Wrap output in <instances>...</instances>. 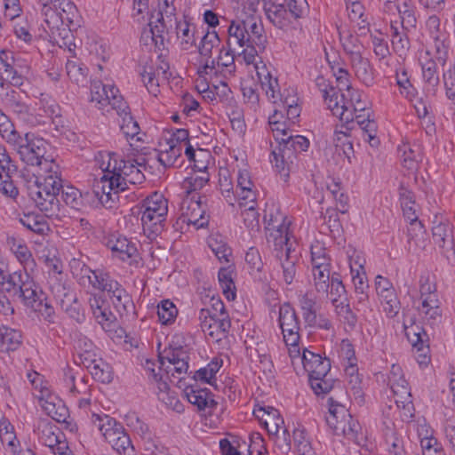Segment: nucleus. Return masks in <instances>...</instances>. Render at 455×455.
<instances>
[{
  "instance_id": "obj_1",
  "label": "nucleus",
  "mask_w": 455,
  "mask_h": 455,
  "mask_svg": "<svg viewBox=\"0 0 455 455\" xmlns=\"http://www.w3.org/2000/svg\"><path fill=\"white\" fill-rule=\"evenodd\" d=\"M53 167L54 164L44 170L48 174L42 180H36L34 185L28 187V195L36 205L50 217L58 215L60 212V204L58 196L62 188V180Z\"/></svg>"
},
{
  "instance_id": "obj_2",
  "label": "nucleus",
  "mask_w": 455,
  "mask_h": 455,
  "mask_svg": "<svg viewBox=\"0 0 455 455\" xmlns=\"http://www.w3.org/2000/svg\"><path fill=\"white\" fill-rule=\"evenodd\" d=\"M5 140L13 147L20 160L27 165L47 170L48 166L53 164L52 159L46 156L47 141L35 133L27 132L21 136L14 129L11 134L5 135Z\"/></svg>"
},
{
  "instance_id": "obj_3",
  "label": "nucleus",
  "mask_w": 455,
  "mask_h": 455,
  "mask_svg": "<svg viewBox=\"0 0 455 455\" xmlns=\"http://www.w3.org/2000/svg\"><path fill=\"white\" fill-rule=\"evenodd\" d=\"M9 286H6L8 292L13 291L23 301V303L35 311L45 314L50 317L52 314V308L45 300V295L37 286L26 270H17L10 274L8 276Z\"/></svg>"
},
{
  "instance_id": "obj_4",
  "label": "nucleus",
  "mask_w": 455,
  "mask_h": 455,
  "mask_svg": "<svg viewBox=\"0 0 455 455\" xmlns=\"http://www.w3.org/2000/svg\"><path fill=\"white\" fill-rule=\"evenodd\" d=\"M267 229L269 231L267 241L271 239L277 252L276 257L280 260L282 267L283 281L290 285L293 283L297 275V263L299 257L294 254L289 244L288 228L284 225H275L274 222L269 223Z\"/></svg>"
},
{
  "instance_id": "obj_5",
  "label": "nucleus",
  "mask_w": 455,
  "mask_h": 455,
  "mask_svg": "<svg viewBox=\"0 0 455 455\" xmlns=\"http://www.w3.org/2000/svg\"><path fill=\"white\" fill-rule=\"evenodd\" d=\"M304 370L307 372L310 386L316 395L326 394L332 388V384L326 379L331 370V362L307 349H304L301 356Z\"/></svg>"
},
{
  "instance_id": "obj_6",
  "label": "nucleus",
  "mask_w": 455,
  "mask_h": 455,
  "mask_svg": "<svg viewBox=\"0 0 455 455\" xmlns=\"http://www.w3.org/2000/svg\"><path fill=\"white\" fill-rule=\"evenodd\" d=\"M228 43L245 47L242 53L246 64H257L256 57L263 52L267 44L265 30H228Z\"/></svg>"
},
{
  "instance_id": "obj_7",
  "label": "nucleus",
  "mask_w": 455,
  "mask_h": 455,
  "mask_svg": "<svg viewBox=\"0 0 455 455\" xmlns=\"http://www.w3.org/2000/svg\"><path fill=\"white\" fill-rule=\"evenodd\" d=\"M198 319L202 331L213 341L220 342L228 337L231 327L229 315L220 317L210 309L202 308Z\"/></svg>"
},
{
  "instance_id": "obj_8",
  "label": "nucleus",
  "mask_w": 455,
  "mask_h": 455,
  "mask_svg": "<svg viewBox=\"0 0 455 455\" xmlns=\"http://www.w3.org/2000/svg\"><path fill=\"white\" fill-rule=\"evenodd\" d=\"M317 85L320 87V91L323 92L325 103L328 108L336 116H339L341 121L348 123L354 119L353 111L349 109V107L346 102V94H339L336 88L325 84L323 77H317Z\"/></svg>"
},
{
  "instance_id": "obj_9",
  "label": "nucleus",
  "mask_w": 455,
  "mask_h": 455,
  "mask_svg": "<svg viewBox=\"0 0 455 455\" xmlns=\"http://www.w3.org/2000/svg\"><path fill=\"white\" fill-rule=\"evenodd\" d=\"M279 325L286 346L296 347L299 341V321L295 309L289 304L284 303L279 307Z\"/></svg>"
},
{
  "instance_id": "obj_10",
  "label": "nucleus",
  "mask_w": 455,
  "mask_h": 455,
  "mask_svg": "<svg viewBox=\"0 0 455 455\" xmlns=\"http://www.w3.org/2000/svg\"><path fill=\"white\" fill-rule=\"evenodd\" d=\"M125 189L118 177H108L104 174L93 185L92 192L102 206L107 209L114 207L118 199V192Z\"/></svg>"
},
{
  "instance_id": "obj_11",
  "label": "nucleus",
  "mask_w": 455,
  "mask_h": 455,
  "mask_svg": "<svg viewBox=\"0 0 455 455\" xmlns=\"http://www.w3.org/2000/svg\"><path fill=\"white\" fill-rule=\"evenodd\" d=\"M51 291L60 307L69 315L70 317L80 321L83 315L78 309L77 299L74 291L66 283L54 280L51 283Z\"/></svg>"
},
{
  "instance_id": "obj_12",
  "label": "nucleus",
  "mask_w": 455,
  "mask_h": 455,
  "mask_svg": "<svg viewBox=\"0 0 455 455\" xmlns=\"http://www.w3.org/2000/svg\"><path fill=\"white\" fill-rule=\"evenodd\" d=\"M299 305L305 323L313 328L329 330L331 321L321 314H317L318 306L315 298L310 292H306L299 298Z\"/></svg>"
},
{
  "instance_id": "obj_13",
  "label": "nucleus",
  "mask_w": 455,
  "mask_h": 455,
  "mask_svg": "<svg viewBox=\"0 0 455 455\" xmlns=\"http://www.w3.org/2000/svg\"><path fill=\"white\" fill-rule=\"evenodd\" d=\"M203 198H205V196H198L196 200L194 197L188 196L183 199L181 203V218L183 222L193 224L197 228H203L208 224L204 207L206 201H203Z\"/></svg>"
},
{
  "instance_id": "obj_14",
  "label": "nucleus",
  "mask_w": 455,
  "mask_h": 455,
  "mask_svg": "<svg viewBox=\"0 0 455 455\" xmlns=\"http://www.w3.org/2000/svg\"><path fill=\"white\" fill-rule=\"evenodd\" d=\"M337 413L342 416V420H337L334 417H326V422L336 435H343L352 441L357 440L358 431L361 427L357 420L354 419L348 410L345 406H339L333 409Z\"/></svg>"
},
{
  "instance_id": "obj_15",
  "label": "nucleus",
  "mask_w": 455,
  "mask_h": 455,
  "mask_svg": "<svg viewBox=\"0 0 455 455\" xmlns=\"http://www.w3.org/2000/svg\"><path fill=\"white\" fill-rule=\"evenodd\" d=\"M92 420L94 424H96V421H99V424L97 425L98 429L119 454L134 455V449L127 434L120 431L117 427L105 428V426L100 424L101 418L98 414L92 415Z\"/></svg>"
},
{
  "instance_id": "obj_16",
  "label": "nucleus",
  "mask_w": 455,
  "mask_h": 455,
  "mask_svg": "<svg viewBox=\"0 0 455 455\" xmlns=\"http://www.w3.org/2000/svg\"><path fill=\"white\" fill-rule=\"evenodd\" d=\"M221 48L223 47L217 31L207 30L198 46L200 59L204 60V68H215L216 58H214L213 55L220 52Z\"/></svg>"
},
{
  "instance_id": "obj_17",
  "label": "nucleus",
  "mask_w": 455,
  "mask_h": 455,
  "mask_svg": "<svg viewBox=\"0 0 455 455\" xmlns=\"http://www.w3.org/2000/svg\"><path fill=\"white\" fill-rule=\"evenodd\" d=\"M433 243L449 259L455 255L453 229L449 222H440L432 228Z\"/></svg>"
},
{
  "instance_id": "obj_18",
  "label": "nucleus",
  "mask_w": 455,
  "mask_h": 455,
  "mask_svg": "<svg viewBox=\"0 0 455 455\" xmlns=\"http://www.w3.org/2000/svg\"><path fill=\"white\" fill-rule=\"evenodd\" d=\"M60 9L62 11L60 13H57L55 11L50 12V18L53 20L52 28H59L60 23L68 28L75 27V28H79L82 27V19L72 3L66 0L62 4V8Z\"/></svg>"
},
{
  "instance_id": "obj_19",
  "label": "nucleus",
  "mask_w": 455,
  "mask_h": 455,
  "mask_svg": "<svg viewBox=\"0 0 455 455\" xmlns=\"http://www.w3.org/2000/svg\"><path fill=\"white\" fill-rule=\"evenodd\" d=\"M151 376L157 386L158 399L173 411L179 413L182 412L184 406L179 400L177 394L174 391H171L168 383L163 381L162 377H158L154 369L151 370Z\"/></svg>"
},
{
  "instance_id": "obj_20",
  "label": "nucleus",
  "mask_w": 455,
  "mask_h": 455,
  "mask_svg": "<svg viewBox=\"0 0 455 455\" xmlns=\"http://www.w3.org/2000/svg\"><path fill=\"white\" fill-rule=\"evenodd\" d=\"M20 66L12 52H0V69L4 68V76L12 85L22 84V76L19 71Z\"/></svg>"
},
{
  "instance_id": "obj_21",
  "label": "nucleus",
  "mask_w": 455,
  "mask_h": 455,
  "mask_svg": "<svg viewBox=\"0 0 455 455\" xmlns=\"http://www.w3.org/2000/svg\"><path fill=\"white\" fill-rule=\"evenodd\" d=\"M22 344V335L19 330L7 325H0V352L16 351Z\"/></svg>"
},
{
  "instance_id": "obj_22",
  "label": "nucleus",
  "mask_w": 455,
  "mask_h": 455,
  "mask_svg": "<svg viewBox=\"0 0 455 455\" xmlns=\"http://www.w3.org/2000/svg\"><path fill=\"white\" fill-rule=\"evenodd\" d=\"M89 305L94 317L103 328L109 327L111 323L116 319L108 310L106 301L100 297L91 296Z\"/></svg>"
},
{
  "instance_id": "obj_23",
  "label": "nucleus",
  "mask_w": 455,
  "mask_h": 455,
  "mask_svg": "<svg viewBox=\"0 0 455 455\" xmlns=\"http://www.w3.org/2000/svg\"><path fill=\"white\" fill-rule=\"evenodd\" d=\"M118 172L116 177L123 184L124 182L141 184L145 180L143 172L132 160H120Z\"/></svg>"
},
{
  "instance_id": "obj_24",
  "label": "nucleus",
  "mask_w": 455,
  "mask_h": 455,
  "mask_svg": "<svg viewBox=\"0 0 455 455\" xmlns=\"http://www.w3.org/2000/svg\"><path fill=\"white\" fill-rule=\"evenodd\" d=\"M39 437L42 443L49 447L52 453L56 454L58 446H60L62 442L61 437H64L63 434L60 430L52 426L50 422H43L39 427Z\"/></svg>"
},
{
  "instance_id": "obj_25",
  "label": "nucleus",
  "mask_w": 455,
  "mask_h": 455,
  "mask_svg": "<svg viewBox=\"0 0 455 455\" xmlns=\"http://www.w3.org/2000/svg\"><path fill=\"white\" fill-rule=\"evenodd\" d=\"M350 61L357 78L365 85H371L373 82V71L369 60L360 53L351 56Z\"/></svg>"
},
{
  "instance_id": "obj_26",
  "label": "nucleus",
  "mask_w": 455,
  "mask_h": 455,
  "mask_svg": "<svg viewBox=\"0 0 455 455\" xmlns=\"http://www.w3.org/2000/svg\"><path fill=\"white\" fill-rule=\"evenodd\" d=\"M46 216L34 212L24 213L20 222L35 234L45 235L50 230Z\"/></svg>"
},
{
  "instance_id": "obj_27",
  "label": "nucleus",
  "mask_w": 455,
  "mask_h": 455,
  "mask_svg": "<svg viewBox=\"0 0 455 455\" xmlns=\"http://www.w3.org/2000/svg\"><path fill=\"white\" fill-rule=\"evenodd\" d=\"M347 17L352 28H367L370 24L364 16V8L358 0H347Z\"/></svg>"
},
{
  "instance_id": "obj_28",
  "label": "nucleus",
  "mask_w": 455,
  "mask_h": 455,
  "mask_svg": "<svg viewBox=\"0 0 455 455\" xmlns=\"http://www.w3.org/2000/svg\"><path fill=\"white\" fill-rule=\"evenodd\" d=\"M275 140L279 141L282 148H285L291 156L293 153L304 152L309 146V140L301 135H288L286 138H279L276 135Z\"/></svg>"
},
{
  "instance_id": "obj_29",
  "label": "nucleus",
  "mask_w": 455,
  "mask_h": 455,
  "mask_svg": "<svg viewBox=\"0 0 455 455\" xmlns=\"http://www.w3.org/2000/svg\"><path fill=\"white\" fill-rule=\"evenodd\" d=\"M143 207L145 209L141 215H147L148 217L156 214L167 215L168 212L167 200L157 193L147 197Z\"/></svg>"
},
{
  "instance_id": "obj_30",
  "label": "nucleus",
  "mask_w": 455,
  "mask_h": 455,
  "mask_svg": "<svg viewBox=\"0 0 455 455\" xmlns=\"http://www.w3.org/2000/svg\"><path fill=\"white\" fill-rule=\"evenodd\" d=\"M166 215H141V224L144 234L149 239L156 238L164 229V222L165 221Z\"/></svg>"
},
{
  "instance_id": "obj_31",
  "label": "nucleus",
  "mask_w": 455,
  "mask_h": 455,
  "mask_svg": "<svg viewBox=\"0 0 455 455\" xmlns=\"http://www.w3.org/2000/svg\"><path fill=\"white\" fill-rule=\"evenodd\" d=\"M25 98L24 92L11 90L5 93L3 101L4 105L14 113L24 115L28 112V107L24 100Z\"/></svg>"
},
{
  "instance_id": "obj_32",
  "label": "nucleus",
  "mask_w": 455,
  "mask_h": 455,
  "mask_svg": "<svg viewBox=\"0 0 455 455\" xmlns=\"http://www.w3.org/2000/svg\"><path fill=\"white\" fill-rule=\"evenodd\" d=\"M339 35L344 51L350 57L361 53L363 44L354 30H339Z\"/></svg>"
},
{
  "instance_id": "obj_33",
  "label": "nucleus",
  "mask_w": 455,
  "mask_h": 455,
  "mask_svg": "<svg viewBox=\"0 0 455 455\" xmlns=\"http://www.w3.org/2000/svg\"><path fill=\"white\" fill-rule=\"evenodd\" d=\"M233 274L234 267L232 265L221 267L218 274L220 284L228 300H233L235 298V285L233 280Z\"/></svg>"
},
{
  "instance_id": "obj_34",
  "label": "nucleus",
  "mask_w": 455,
  "mask_h": 455,
  "mask_svg": "<svg viewBox=\"0 0 455 455\" xmlns=\"http://www.w3.org/2000/svg\"><path fill=\"white\" fill-rule=\"evenodd\" d=\"M388 383L398 407L400 404L405 407L407 404L411 403L410 387L405 379H399L396 381H390Z\"/></svg>"
},
{
  "instance_id": "obj_35",
  "label": "nucleus",
  "mask_w": 455,
  "mask_h": 455,
  "mask_svg": "<svg viewBox=\"0 0 455 455\" xmlns=\"http://www.w3.org/2000/svg\"><path fill=\"white\" fill-rule=\"evenodd\" d=\"M67 75L78 85L87 82L88 68L79 60H68L66 63Z\"/></svg>"
},
{
  "instance_id": "obj_36",
  "label": "nucleus",
  "mask_w": 455,
  "mask_h": 455,
  "mask_svg": "<svg viewBox=\"0 0 455 455\" xmlns=\"http://www.w3.org/2000/svg\"><path fill=\"white\" fill-rule=\"evenodd\" d=\"M159 146L162 148L158 155V161L165 167L174 166L178 158L182 154V147L171 144H164L161 142Z\"/></svg>"
},
{
  "instance_id": "obj_37",
  "label": "nucleus",
  "mask_w": 455,
  "mask_h": 455,
  "mask_svg": "<svg viewBox=\"0 0 455 455\" xmlns=\"http://www.w3.org/2000/svg\"><path fill=\"white\" fill-rule=\"evenodd\" d=\"M108 245L111 251L117 253L118 257L123 260L132 258L137 251L135 246L125 237L109 240Z\"/></svg>"
},
{
  "instance_id": "obj_38",
  "label": "nucleus",
  "mask_w": 455,
  "mask_h": 455,
  "mask_svg": "<svg viewBox=\"0 0 455 455\" xmlns=\"http://www.w3.org/2000/svg\"><path fill=\"white\" fill-rule=\"evenodd\" d=\"M420 437V446L423 455H433L443 452L440 444L435 437L429 435V430L426 426H421V429H418Z\"/></svg>"
},
{
  "instance_id": "obj_39",
  "label": "nucleus",
  "mask_w": 455,
  "mask_h": 455,
  "mask_svg": "<svg viewBox=\"0 0 455 455\" xmlns=\"http://www.w3.org/2000/svg\"><path fill=\"white\" fill-rule=\"evenodd\" d=\"M7 243L10 247V250L14 253L21 264L28 265L30 263H35L32 253L25 243L17 241V239L14 237L8 238Z\"/></svg>"
},
{
  "instance_id": "obj_40",
  "label": "nucleus",
  "mask_w": 455,
  "mask_h": 455,
  "mask_svg": "<svg viewBox=\"0 0 455 455\" xmlns=\"http://www.w3.org/2000/svg\"><path fill=\"white\" fill-rule=\"evenodd\" d=\"M405 335L416 350H424V345L428 341L427 332L419 325L405 326Z\"/></svg>"
},
{
  "instance_id": "obj_41",
  "label": "nucleus",
  "mask_w": 455,
  "mask_h": 455,
  "mask_svg": "<svg viewBox=\"0 0 455 455\" xmlns=\"http://www.w3.org/2000/svg\"><path fill=\"white\" fill-rule=\"evenodd\" d=\"M110 299L120 316L128 315L134 307L130 295L124 289L116 291V295H110Z\"/></svg>"
},
{
  "instance_id": "obj_42",
  "label": "nucleus",
  "mask_w": 455,
  "mask_h": 455,
  "mask_svg": "<svg viewBox=\"0 0 455 455\" xmlns=\"http://www.w3.org/2000/svg\"><path fill=\"white\" fill-rule=\"evenodd\" d=\"M417 20L414 13L410 10L405 3H403V9L398 10V17L395 20H391V28H412L416 27Z\"/></svg>"
},
{
  "instance_id": "obj_43",
  "label": "nucleus",
  "mask_w": 455,
  "mask_h": 455,
  "mask_svg": "<svg viewBox=\"0 0 455 455\" xmlns=\"http://www.w3.org/2000/svg\"><path fill=\"white\" fill-rule=\"evenodd\" d=\"M16 172L17 170L12 172L1 171L0 172V192L13 200L19 196V189L12 180V176Z\"/></svg>"
},
{
  "instance_id": "obj_44",
  "label": "nucleus",
  "mask_w": 455,
  "mask_h": 455,
  "mask_svg": "<svg viewBox=\"0 0 455 455\" xmlns=\"http://www.w3.org/2000/svg\"><path fill=\"white\" fill-rule=\"evenodd\" d=\"M312 272L316 291L327 293L331 279L330 267H313Z\"/></svg>"
},
{
  "instance_id": "obj_45",
  "label": "nucleus",
  "mask_w": 455,
  "mask_h": 455,
  "mask_svg": "<svg viewBox=\"0 0 455 455\" xmlns=\"http://www.w3.org/2000/svg\"><path fill=\"white\" fill-rule=\"evenodd\" d=\"M60 197L64 204L69 206L71 209L79 210L83 204L82 195L80 191L71 186L64 187L60 188Z\"/></svg>"
},
{
  "instance_id": "obj_46",
  "label": "nucleus",
  "mask_w": 455,
  "mask_h": 455,
  "mask_svg": "<svg viewBox=\"0 0 455 455\" xmlns=\"http://www.w3.org/2000/svg\"><path fill=\"white\" fill-rule=\"evenodd\" d=\"M108 100H106L105 106L110 105L115 109L119 116L130 112L127 103L124 101L122 95L119 94V90L114 85L109 86Z\"/></svg>"
},
{
  "instance_id": "obj_47",
  "label": "nucleus",
  "mask_w": 455,
  "mask_h": 455,
  "mask_svg": "<svg viewBox=\"0 0 455 455\" xmlns=\"http://www.w3.org/2000/svg\"><path fill=\"white\" fill-rule=\"evenodd\" d=\"M421 68L424 80L431 86H435L439 83L436 63L428 57V53L421 59Z\"/></svg>"
},
{
  "instance_id": "obj_48",
  "label": "nucleus",
  "mask_w": 455,
  "mask_h": 455,
  "mask_svg": "<svg viewBox=\"0 0 455 455\" xmlns=\"http://www.w3.org/2000/svg\"><path fill=\"white\" fill-rule=\"evenodd\" d=\"M312 267H330L331 259L326 252V248L319 242L310 247Z\"/></svg>"
},
{
  "instance_id": "obj_49",
  "label": "nucleus",
  "mask_w": 455,
  "mask_h": 455,
  "mask_svg": "<svg viewBox=\"0 0 455 455\" xmlns=\"http://www.w3.org/2000/svg\"><path fill=\"white\" fill-rule=\"evenodd\" d=\"M421 313L431 324L441 322L442 310L440 308V301L438 299H429L427 304L421 303Z\"/></svg>"
},
{
  "instance_id": "obj_50",
  "label": "nucleus",
  "mask_w": 455,
  "mask_h": 455,
  "mask_svg": "<svg viewBox=\"0 0 455 455\" xmlns=\"http://www.w3.org/2000/svg\"><path fill=\"white\" fill-rule=\"evenodd\" d=\"M157 315L163 324H169L175 320L178 309L170 299H164L157 307Z\"/></svg>"
},
{
  "instance_id": "obj_51",
  "label": "nucleus",
  "mask_w": 455,
  "mask_h": 455,
  "mask_svg": "<svg viewBox=\"0 0 455 455\" xmlns=\"http://www.w3.org/2000/svg\"><path fill=\"white\" fill-rule=\"evenodd\" d=\"M173 0H159L157 12H163L165 20L164 28H179V24L175 17V8L173 7Z\"/></svg>"
},
{
  "instance_id": "obj_52",
  "label": "nucleus",
  "mask_w": 455,
  "mask_h": 455,
  "mask_svg": "<svg viewBox=\"0 0 455 455\" xmlns=\"http://www.w3.org/2000/svg\"><path fill=\"white\" fill-rule=\"evenodd\" d=\"M335 307L340 322L346 325V330H354L357 323V317L350 306L341 301L339 305H335Z\"/></svg>"
},
{
  "instance_id": "obj_53",
  "label": "nucleus",
  "mask_w": 455,
  "mask_h": 455,
  "mask_svg": "<svg viewBox=\"0 0 455 455\" xmlns=\"http://www.w3.org/2000/svg\"><path fill=\"white\" fill-rule=\"evenodd\" d=\"M109 86L107 87L101 81H92L91 84V101L96 102L99 108L105 107L109 95Z\"/></svg>"
},
{
  "instance_id": "obj_54",
  "label": "nucleus",
  "mask_w": 455,
  "mask_h": 455,
  "mask_svg": "<svg viewBox=\"0 0 455 455\" xmlns=\"http://www.w3.org/2000/svg\"><path fill=\"white\" fill-rule=\"evenodd\" d=\"M255 68L257 70V76L260 80L261 86L266 90L267 95H269L273 99H275V87L278 86L277 79L273 78L269 72L266 71L265 74V65L262 66L261 70L258 64H255Z\"/></svg>"
},
{
  "instance_id": "obj_55",
  "label": "nucleus",
  "mask_w": 455,
  "mask_h": 455,
  "mask_svg": "<svg viewBox=\"0 0 455 455\" xmlns=\"http://www.w3.org/2000/svg\"><path fill=\"white\" fill-rule=\"evenodd\" d=\"M436 285L431 282L428 275H421L419 280V292L422 303L427 304L429 299H438Z\"/></svg>"
},
{
  "instance_id": "obj_56",
  "label": "nucleus",
  "mask_w": 455,
  "mask_h": 455,
  "mask_svg": "<svg viewBox=\"0 0 455 455\" xmlns=\"http://www.w3.org/2000/svg\"><path fill=\"white\" fill-rule=\"evenodd\" d=\"M272 157L270 159L271 163L275 164V167L278 171L280 174L283 177L289 176V164L285 161V158H291V156L289 155V152L285 148H279V152L273 151L271 154Z\"/></svg>"
},
{
  "instance_id": "obj_57",
  "label": "nucleus",
  "mask_w": 455,
  "mask_h": 455,
  "mask_svg": "<svg viewBox=\"0 0 455 455\" xmlns=\"http://www.w3.org/2000/svg\"><path fill=\"white\" fill-rule=\"evenodd\" d=\"M82 276L80 278V282L82 284L85 285V281L92 284L93 288L100 289L102 282L104 281V277L107 273H103L101 271L91 270L89 267L84 266L81 269Z\"/></svg>"
},
{
  "instance_id": "obj_58",
  "label": "nucleus",
  "mask_w": 455,
  "mask_h": 455,
  "mask_svg": "<svg viewBox=\"0 0 455 455\" xmlns=\"http://www.w3.org/2000/svg\"><path fill=\"white\" fill-rule=\"evenodd\" d=\"M186 395L188 402L194 405H196L199 410H205L207 407V399H209V390L204 389H193L186 391Z\"/></svg>"
},
{
  "instance_id": "obj_59",
  "label": "nucleus",
  "mask_w": 455,
  "mask_h": 455,
  "mask_svg": "<svg viewBox=\"0 0 455 455\" xmlns=\"http://www.w3.org/2000/svg\"><path fill=\"white\" fill-rule=\"evenodd\" d=\"M422 160L420 149L411 148L410 146H403V165L408 170H415L418 166V162Z\"/></svg>"
},
{
  "instance_id": "obj_60",
  "label": "nucleus",
  "mask_w": 455,
  "mask_h": 455,
  "mask_svg": "<svg viewBox=\"0 0 455 455\" xmlns=\"http://www.w3.org/2000/svg\"><path fill=\"white\" fill-rule=\"evenodd\" d=\"M329 288L330 291H328V292L330 293L331 302L334 306L337 305L336 303L339 301V299L346 297L345 286L342 281L339 279L338 274L334 273L331 275Z\"/></svg>"
},
{
  "instance_id": "obj_61",
  "label": "nucleus",
  "mask_w": 455,
  "mask_h": 455,
  "mask_svg": "<svg viewBox=\"0 0 455 455\" xmlns=\"http://www.w3.org/2000/svg\"><path fill=\"white\" fill-rule=\"evenodd\" d=\"M209 180L208 174L203 172L200 176H190L182 182V188L186 190L188 196L194 191L201 189Z\"/></svg>"
},
{
  "instance_id": "obj_62",
  "label": "nucleus",
  "mask_w": 455,
  "mask_h": 455,
  "mask_svg": "<svg viewBox=\"0 0 455 455\" xmlns=\"http://www.w3.org/2000/svg\"><path fill=\"white\" fill-rule=\"evenodd\" d=\"M93 378L102 383H109L112 380V374L108 364L104 363L92 362L89 366Z\"/></svg>"
},
{
  "instance_id": "obj_63",
  "label": "nucleus",
  "mask_w": 455,
  "mask_h": 455,
  "mask_svg": "<svg viewBox=\"0 0 455 455\" xmlns=\"http://www.w3.org/2000/svg\"><path fill=\"white\" fill-rule=\"evenodd\" d=\"M122 123L120 129L126 138H134L140 132V126L137 121L132 116L131 112L121 116Z\"/></svg>"
},
{
  "instance_id": "obj_64",
  "label": "nucleus",
  "mask_w": 455,
  "mask_h": 455,
  "mask_svg": "<svg viewBox=\"0 0 455 455\" xmlns=\"http://www.w3.org/2000/svg\"><path fill=\"white\" fill-rule=\"evenodd\" d=\"M142 81L147 87L148 92L156 95L159 92L158 79L156 78V73L152 67H145L141 73Z\"/></svg>"
}]
</instances>
